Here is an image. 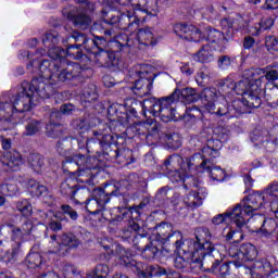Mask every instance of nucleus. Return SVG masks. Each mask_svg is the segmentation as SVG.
<instances>
[{
    "label": "nucleus",
    "instance_id": "obj_1",
    "mask_svg": "<svg viewBox=\"0 0 278 278\" xmlns=\"http://www.w3.org/2000/svg\"><path fill=\"white\" fill-rule=\"evenodd\" d=\"M49 59H43L41 62L33 60L27 64L28 71L38 68L40 78L48 83L52 88H59L62 84H70L76 77L81 75V65L72 63L66 60V50L52 46L48 48Z\"/></svg>",
    "mask_w": 278,
    "mask_h": 278
},
{
    "label": "nucleus",
    "instance_id": "obj_2",
    "mask_svg": "<svg viewBox=\"0 0 278 278\" xmlns=\"http://www.w3.org/2000/svg\"><path fill=\"white\" fill-rule=\"evenodd\" d=\"M56 87L48 85L42 78H34L30 83L23 81L20 92L13 97L12 103L0 102V121H8L14 112H29L34 105L33 99L38 94L49 99L55 94Z\"/></svg>",
    "mask_w": 278,
    "mask_h": 278
},
{
    "label": "nucleus",
    "instance_id": "obj_3",
    "mask_svg": "<svg viewBox=\"0 0 278 278\" xmlns=\"http://www.w3.org/2000/svg\"><path fill=\"white\" fill-rule=\"evenodd\" d=\"M92 136V138L86 140L88 153H94V151L100 148L102 149L104 155H108L110 160H116L117 164H125V166H127L134 162L129 161L132 155L131 151L118 150L116 147L114 150H112V144H114V136L110 134V130L105 128L93 130Z\"/></svg>",
    "mask_w": 278,
    "mask_h": 278
},
{
    "label": "nucleus",
    "instance_id": "obj_4",
    "mask_svg": "<svg viewBox=\"0 0 278 278\" xmlns=\"http://www.w3.org/2000/svg\"><path fill=\"white\" fill-rule=\"evenodd\" d=\"M264 197L258 193H252L244 197L239 204H237L231 212L226 214H218L212 218L213 225H223L229 218L237 227H244L247 225V217L251 216L253 212L262 208Z\"/></svg>",
    "mask_w": 278,
    "mask_h": 278
},
{
    "label": "nucleus",
    "instance_id": "obj_5",
    "mask_svg": "<svg viewBox=\"0 0 278 278\" xmlns=\"http://www.w3.org/2000/svg\"><path fill=\"white\" fill-rule=\"evenodd\" d=\"M220 149V141L218 140H208L207 146L202 149L201 154H194L188 163V166H195V168H203L206 173H210L211 178L214 181H225V169L220 168V166H216V162L212 157H218L220 153L218 150ZM202 160V162L198 165L197 162Z\"/></svg>",
    "mask_w": 278,
    "mask_h": 278
},
{
    "label": "nucleus",
    "instance_id": "obj_6",
    "mask_svg": "<svg viewBox=\"0 0 278 278\" xmlns=\"http://www.w3.org/2000/svg\"><path fill=\"white\" fill-rule=\"evenodd\" d=\"M177 102L173 94L161 99L150 98L143 101V110L159 116L163 123H170V121H179L177 116Z\"/></svg>",
    "mask_w": 278,
    "mask_h": 278
},
{
    "label": "nucleus",
    "instance_id": "obj_7",
    "mask_svg": "<svg viewBox=\"0 0 278 278\" xmlns=\"http://www.w3.org/2000/svg\"><path fill=\"white\" fill-rule=\"evenodd\" d=\"M204 110L208 114H216V116H226V118H240L247 112L242 101H233L230 105L229 102L223 97L216 98L213 102H207Z\"/></svg>",
    "mask_w": 278,
    "mask_h": 278
},
{
    "label": "nucleus",
    "instance_id": "obj_8",
    "mask_svg": "<svg viewBox=\"0 0 278 278\" xmlns=\"http://www.w3.org/2000/svg\"><path fill=\"white\" fill-rule=\"evenodd\" d=\"M118 194H121V192L118 191V188H116V186L113 187V190L111 192L108 189L99 188L93 190L92 195L86 197L87 200L84 202V204L89 214L97 215L105 210V205L110 203V197H118Z\"/></svg>",
    "mask_w": 278,
    "mask_h": 278
},
{
    "label": "nucleus",
    "instance_id": "obj_9",
    "mask_svg": "<svg viewBox=\"0 0 278 278\" xmlns=\"http://www.w3.org/2000/svg\"><path fill=\"white\" fill-rule=\"evenodd\" d=\"M58 241V235H50V242L48 245L49 255H60L64 257L68 253V249H77L81 244V241L77 236L72 232H63Z\"/></svg>",
    "mask_w": 278,
    "mask_h": 278
},
{
    "label": "nucleus",
    "instance_id": "obj_10",
    "mask_svg": "<svg viewBox=\"0 0 278 278\" xmlns=\"http://www.w3.org/2000/svg\"><path fill=\"white\" fill-rule=\"evenodd\" d=\"M231 264H233V261H224L218 251L217 254L207 252L204 256L205 273L216 277H227L231 270Z\"/></svg>",
    "mask_w": 278,
    "mask_h": 278
},
{
    "label": "nucleus",
    "instance_id": "obj_11",
    "mask_svg": "<svg viewBox=\"0 0 278 278\" xmlns=\"http://www.w3.org/2000/svg\"><path fill=\"white\" fill-rule=\"evenodd\" d=\"M93 62L100 68H112L113 71H123L125 68L123 60L110 50L93 52Z\"/></svg>",
    "mask_w": 278,
    "mask_h": 278
},
{
    "label": "nucleus",
    "instance_id": "obj_12",
    "mask_svg": "<svg viewBox=\"0 0 278 278\" xmlns=\"http://www.w3.org/2000/svg\"><path fill=\"white\" fill-rule=\"evenodd\" d=\"M244 76L250 81L256 84V86L262 87V84H264V79L268 81L267 84H273L277 81L278 71L270 68V66H266L265 68L256 67L245 71Z\"/></svg>",
    "mask_w": 278,
    "mask_h": 278
},
{
    "label": "nucleus",
    "instance_id": "obj_13",
    "mask_svg": "<svg viewBox=\"0 0 278 278\" xmlns=\"http://www.w3.org/2000/svg\"><path fill=\"white\" fill-rule=\"evenodd\" d=\"M60 192L63 197H67L72 200L78 199L79 201H84L86 197L90 195V190L78 186L77 180L73 178H67L61 184Z\"/></svg>",
    "mask_w": 278,
    "mask_h": 278
},
{
    "label": "nucleus",
    "instance_id": "obj_14",
    "mask_svg": "<svg viewBox=\"0 0 278 278\" xmlns=\"http://www.w3.org/2000/svg\"><path fill=\"white\" fill-rule=\"evenodd\" d=\"M195 241L193 247L195 250L201 251L203 249L207 253L214 252L215 255H218V250L214 248V243L210 242L212 240V232L207 227H198L194 230Z\"/></svg>",
    "mask_w": 278,
    "mask_h": 278
},
{
    "label": "nucleus",
    "instance_id": "obj_15",
    "mask_svg": "<svg viewBox=\"0 0 278 278\" xmlns=\"http://www.w3.org/2000/svg\"><path fill=\"white\" fill-rule=\"evenodd\" d=\"M63 15L74 25V27H76V29L86 30L92 25V17L77 8L71 10L64 9Z\"/></svg>",
    "mask_w": 278,
    "mask_h": 278
},
{
    "label": "nucleus",
    "instance_id": "obj_16",
    "mask_svg": "<svg viewBox=\"0 0 278 278\" xmlns=\"http://www.w3.org/2000/svg\"><path fill=\"white\" fill-rule=\"evenodd\" d=\"M94 162H97V159L92 156L86 157L84 154H74L73 156H67L63 162V170H66V173H75L71 170L72 166L85 168L87 170H94L97 168Z\"/></svg>",
    "mask_w": 278,
    "mask_h": 278
},
{
    "label": "nucleus",
    "instance_id": "obj_17",
    "mask_svg": "<svg viewBox=\"0 0 278 278\" xmlns=\"http://www.w3.org/2000/svg\"><path fill=\"white\" fill-rule=\"evenodd\" d=\"M174 33L176 36H178V38L193 42H199L205 39V34H203L201 29L191 24H175Z\"/></svg>",
    "mask_w": 278,
    "mask_h": 278
},
{
    "label": "nucleus",
    "instance_id": "obj_18",
    "mask_svg": "<svg viewBox=\"0 0 278 278\" xmlns=\"http://www.w3.org/2000/svg\"><path fill=\"white\" fill-rule=\"evenodd\" d=\"M137 79L135 81V86L132 87V92L137 97H147V94H151V90L153 89V75L148 73L147 71H138Z\"/></svg>",
    "mask_w": 278,
    "mask_h": 278
},
{
    "label": "nucleus",
    "instance_id": "obj_19",
    "mask_svg": "<svg viewBox=\"0 0 278 278\" xmlns=\"http://www.w3.org/2000/svg\"><path fill=\"white\" fill-rule=\"evenodd\" d=\"M172 97L176 103H184L185 105H190V103H197L201 100V96L197 92V89L192 87H186L182 89H175Z\"/></svg>",
    "mask_w": 278,
    "mask_h": 278
},
{
    "label": "nucleus",
    "instance_id": "obj_20",
    "mask_svg": "<svg viewBox=\"0 0 278 278\" xmlns=\"http://www.w3.org/2000/svg\"><path fill=\"white\" fill-rule=\"evenodd\" d=\"M0 163L5 170L14 172L23 164V156L16 150L7 151L0 156Z\"/></svg>",
    "mask_w": 278,
    "mask_h": 278
},
{
    "label": "nucleus",
    "instance_id": "obj_21",
    "mask_svg": "<svg viewBox=\"0 0 278 278\" xmlns=\"http://www.w3.org/2000/svg\"><path fill=\"white\" fill-rule=\"evenodd\" d=\"M257 258V248L251 243H244L240 247V261H233V266L242 268L247 262H253Z\"/></svg>",
    "mask_w": 278,
    "mask_h": 278
},
{
    "label": "nucleus",
    "instance_id": "obj_22",
    "mask_svg": "<svg viewBox=\"0 0 278 278\" xmlns=\"http://www.w3.org/2000/svg\"><path fill=\"white\" fill-rule=\"evenodd\" d=\"M176 233H181L179 230H173V225L168 223H161L156 226V239L160 242H175L177 238H175Z\"/></svg>",
    "mask_w": 278,
    "mask_h": 278
},
{
    "label": "nucleus",
    "instance_id": "obj_23",
    "mask_svg": "<svg viewBox=\"0 0 278 278\" xmlns=\"http://www.w3.org/2000/svg\"><path fill=\"white\" fill-rule=\"evenodd\" d=\"M140 17L136 11L119 12V28L124 31H129L134 27H138Z\"/></svg>",
    "mask_w": 278,
    "mask_h": 278
},
{
    "label": "nucleus",
    "instance_id": "obj_24",
    "mask_svg": "<svg viewBox=\"0 0 278 278\" xmlns=\"http://www.w3.org/2000/svg\"><path fill=\"white\" fill-rule=\"evenodd\" d=\"M262 86H257V84L252 83L249 86V90L243 98L248 108H261L262 106Z\"/></svg>",
    "mask_w": 278,
    "mask_h": 278
},
{
    "label": "nucleus",
    "instance_id": "obj_25",
    "mask_svg": "<svg viewBox=\"0 0 278 278\" xmlns=\"http://www.w3.org/2000/svg\"><path fill=\"white\" fill-rule=\"evenodd\" d=\"M174 238H176L174 241L176 251H178V253H182V255H188V257L192 256V253H194V241H184V233L181 232H177Z\"/></svg>",
    "mask_w": 278,
    "mask_h": 278
},
{
    "label": "nucleus",
    "instance_id": "obj_26",
    "mask_svg": "<svg viewBox=\"0 0 278 278\" xmlns=\"http://www.w3.org/2000/svg\"><path fill=\"white\" fill-rule=\"evenodd\" d=\"M207 255V252H205L204 249L197 250L194 249V252L191 256V262L189 263L190 269L193 273H199L201 268H204L205 270V256Z\"/></svg>",
    "mask_w": 278,
    "mask_h": 278
},
{
    "label": "nucleus",
    "instance_id": "obj_27",
    "mask_svg": "<svg viewBox=\"0 0 278 278\" xmlns=\"http://www.w3.org/2000/svg\"><path fill=\"white\" fill-rule=\"evenodd\" d=\"M137 40L139 45H143L144 47H155L157 45V40L153 37V33L148 28H140L138 30Z\"/></svg>",
    "mask_w": 278,
    "mask_h": 278
},
{
    "label": "nucleus",
    "instance_id": "obj_28",
    "mask_svg": "<svg viewBox=\"0 0 278 278\" xmlns=\"http://www.w3.org/2000/svg\"><path fill=\"white\" fill-rule=\"evenodd\" d=\"M77 146V138L75 137H66L61 139L56 143V151L60 155H66L68 151H72L73 147Z\"/></svg>",
    "mask_w": 278,
    "mask_h": 278
},
{
    "label": "nucleus",
    "instance_id": "obj_29",
    "mask_svg": "<svg viewBox=\"0 0 278 278\" xmlns=\"http://www.w3.org/2000/svg\"><path fill=\"white\" fill-rule=\"evenodd\" d=\"M73 40L76 42V45H79V47H84L86 51H90V38L84 33H79L78 30H73L71 36L66 38V40H63V42H68V40Z\"/></svg>",
    "mask_w": 278,
    "mask_h": 278
},
{
    "label": "nucleus",
    "instance_id": "obj_30",
    "mask_svg": "<svg viewBox=\"0 0 278 278\" xmlns=\"http://www.w3.org/2000/svg\"><path fill=\"white\" fill-rule=\"evenodd\" d=\"M60 210L61 211L54 214V218H58V220H66L65 216H70L71 220H77L79 218L77 211H75V208L68 204L61 205Z\"/></svg>",
    "mask_w": 278,
    "mask_h": 278
},
{
    "label": "nucleus",
    "instance_id": "obj_31",
    "mask_svg": "<svg viewBox=\"0 0 278 278\" xmlns=\"http://www.w3.org/2000/svg\"><path fill=\"white\" fill-rule=\"evenodd\" d=\"M28 166L35 173H42V168H45V156L39 153H30L27 157Z\"/></svg>",
    "mask_w": 278,
    "mask_h": 278
},
{
    "label": "nucleus",
    "instance_id": "obj_32",
    "mask_svg": "<svg viewBox=\"0 0 278 278\" xmlns=\"http://www.w3.org/2000/svg\"><path fill=\"white\" fill-rule=\"evenodd\" d=\"M109 47V39L103 36H97L93 35L92 38H90L89 41V52L94 51V49H98V51H106Z\"/></svg>",
    "mask_w": 278,
    "mask_h": 278
},
{
    "label": "nucleus",
    "instance_id": "obj_33",
    "mask_svg": "<svg viewBox=\"0 0 278 278\" xmlns=\"http://www.w3.org/2000/svg\"><path fill=\"white\" fill-rule=\"evenodd\" d=\"M250 216V215H245ZM266 220V216L262 214L253 215V212L251 214V218L247 219L245 223H249L250 227H252V231L255 233H261L262 227L264 226V222Z\"/></svg>",
    "mask_w": 278,
    "mask_h": 278
},
{
    "label": "nucleus",
    "instance_id": "obj_34",
    "mask_svg": "<svg viewBox=\"0 0 278 278\" xmlns=\"http://www.w3.org/2000/svg\"><path fill=\"white\" fill-rule=\"evenodd\" d=\"M27 189L30 192L31 197H42V194H47V192H49L47 186L41 185L35 179L28 180Z\"/></svg>",
    "mask_w": 278,
    "mask_h": 278
},
{
    "label": "nucleus",
    "instance_id": "obj_35",
    "mask_svg": "<svg viewBox=\"0 0 278 278\" xmlns=\"http://www.w3.org/2000/svg\"><path fill=\"white\" fill-rule=\"evenodd\" d=\"M23 253V242L21 241H13L11 245V250H9L8 254V264L11 266L18 262V255Z\"/></svg>",
    "mask_w": 278,
    "mask_h": 278
},
{
    "label": "nucleus",
    "instance_id": "obj_36",
    "mask_svg": "<svg viewBox=\"0 0 278 278\" xmlns=\"http://www.w3.org/2000/svg\"><path fill=\"white\" fill-rule=\"evenodd\" d=\"M151 237L147 231H144V228H142V231H138L135 238L132 239V244L138 249V251H142L148 244Z\"/></svg>",
    "mask_w": 278,
    "mask_h": 278
},
{
    "label": "nucleus",
    "instance_id": "obj_37",
    "mask_svg": "<svg viewBox=\"0 0 278 278\" xmlns=\"http://www.w3.org/2000/svg\"><path fill=\"white\" fill-rule=\"evenodd\" d=\"M277 220L274 218H266L265 222H263V227L261 228L260 235L264 238H269V236H273L275 231H277Z\"/></svg>",
    "mask_w": 278,
    "mask_h": 278
},
{
    "label": "nucleus",
    "instance_id": "obj_38",
    "mask_svg": "<svg viewBox=\"0 0 278 278\" xmlns=\"http://www.w3.org/2000/svg\"><path fill=\"white\" fill-rule=\"evenodd\" d=\"M266 101L273 105L278 106V86L274 84H267L264 90Z\"/></svg>",
    "mask_w": 278,
    "mask_h": 278
},
{
    "label": "nucleus",
    "instance_id": "obj_39",
    "mask_svg": "<svg viewBox=\"0 0 278 278\" xmlns=\"http://www.w3.org/2000/svg\"><path fill=\"white\" fill-rule=\"evenodd\" d=\"M43 46L49 49L60 45V34L55 30H48L42 37Z\"/></svg>",
    "mask_w": 278,
    "mask_h": 278
},
{
    "label": "nucleus",
    "instance_id": "obj_40",
    "mask_svg": "<svg viewBox=\"0 0 278 278\" xmlns=\"http://www.w3.org/2000/svg\"><path fill=\"white\" fill-rule=\"evenodd\" d=\"M252 268L256 275H264L265 277H268L271 273L273 265L268 261H256Z\"/></svg>",
    "mask_w": 278,
    "mask_h": 278
},
{
    "label": "nucleus",
    "instance_id": "obj_41",
    "mask_svg": "<svg viewBox=\"0 0 278 278\" xmlns=\"http://www.w3.org/2000/svg\"><path fill=\"white\" fill-rule=\"evenodd\" d=\"M138 231H142V227L135 220H130L124 229H122V237L126 240L129 238H136Z\"/></svg>",
    "mask_w": 278,
    "mask_h": 278
},
{
    "label": "nucleus",
    "instance_id": "obj_42",
    "mask_svg": "<svg viewBox=\"0 0 278 278\" xmlns=\"http://www.w3.org/2000/svg\"><path fill=\"white\" fill-rule=\"evenodd\" d=\"M180 203H184L187 207H200V205H203V199L199 197V192L191 191Z\"/></svg>",
    "mask_w": 278,
    "mask_h": 278
},
{
    "label": "nucleus",
    "instance_id": "obj_43",
    "mask_svg": "<svg viewBox=\"0 0 278 278\" xmlns=\"http://www.w3.org/2000/svg\"><path fill=\"white\" fill-rule=\"evenodd\" d=\"M42 129V122L38 119H29L25 125L24 136H36V134H40Z\"/></svg>",
    "mask_w": 278,
    "mask_h": 278
},
{
    "label": "nucleus",
    "instance_id": "obj_44",
    "mask_svg": "<svg viewBox=\"0 0 278 278\" xmlns=\"http://www.w3.org/2000/svg\"><path fill=\"white\" fill-rule=\"evenodd\" d=\"M141 251L144 257L153 260L154 257H157V255L162 254V244L156 245L154 242H151L150 245L148 244Z\"/></svg>",
    "mask_w": 278,
    "mask_h": 278
},
{
    "label": "nucleus",
    "instance_id": "obj_45",
    "mask_svg": "<svg viewBox=\"0 0 278 278\" xmlns=\"http://www.w3.org/2000/svg\"><path fill=\"white\" fill-rule=\"evenodd\" d=\"M195 62L207 63L214 60V54L210 51V47H203L198 53L193 54Z\"/></svg>",
    "mask_w": 278,
    "mask_h": 278
},
{
    "label": "nucleus",
    "instance_id": "obj_46",
    "mask_svg": "<svg viewBox=\"0 0 278 278\" xmlns=\"http://www.w3.org/2000/svg\"><path fill=\"white\" fill-rule=\"evenodd\" d=\"M77 172L78 181H80L81 184H88V186H92V180L94 179V174H92V169L77 167Z\"/></svg>",
    "mask_w": 278,
    "mask_h": 278
},
{
    "label": "nucleus",
    "instance_id": "obj_47",
    "mask_svg": "<svg viewBox=\"0 0 278 278\" xmlns=\"http://www.w3.org/2000/svg\"><path fill=\"white\" fill-rule=\"evenodd\" d=\"M46 134L48 138H62V136H64V126L60 124L50 123L47 126Z\"/></svg>",
    "mask_w": 278,
    "mask_h": 278
},
{
    "label": "nucleus",
    "instance_id": "obj_48",
    "mask_svg": "<svg viewBox=\"0 0 278 278\" xmlns=\"http://www.w3.org/2000/svg\"><path fill=\"white\" fill-rule=\"evenodd\" d=\"M83 99L87 103H92V101H97L99 99V93H97V86L96 85H88L83 90Z\"/></svg>",
    "mask_w": 278,
    "mask_h": 278
},
{
    "label": "nucleus",
    "instance_id": "obj_49",
    "mask_svg": "<svg viewBox=\"0 0 278 278\" xmlns=\"http://www.w3.org/2000/svg\"><path fill=\"white\" fill-rule=\"evenodd\" d=\"M26 266L28 268H38L42 266V255L38 252H30L26 257Z\"/></svg>",
    "mask_w": 278,
    "mask_h": 278
},
{
    "label": "nucleus",
    "instance_id": "obj_50",
    "mask_svg": "<svg viewBox=\"0 0 278 278\" xmlns=\"http://www.w3.org/2000/svg\"><path fill=\"white\" fill-rule=\"evenodd\" d=\"M202 34H204V38L206 37V40L212 43L220 42L223 38V33L212 27H206Z\"/></svg>",
    "mask_w": 278,
    "mask_h": 278
},
{
    "label": "nucleus",
    "instance_id": "obj_51",
    "mask_svg": "<svg viewBox=\"0 0 278 278\" xmlns=\"http://www.w3.org/2000/svg\"><path fill=\"white\" fill-rule=\"evenodd\" d=\"M277 129H271L269 132V139H264V136H257V131L254 132L252 140L253 142H258V144H264L265 142H273L274 144H277Z\"/></svg>",
    "mask_w": 278,
    "mask_h": 278
},
{
    "label": "nucleus",
    "instance_id": "obj_52",
    "mask_svg": "<svg viewBox=\"0 0 278 278\" xmlns=\"http://www.w3.org/2000/svg\"><path fill=\"white\" fill-rule=\"evenodd\" d=\"M125 106L132 116H136L138 114V110H140V108H144V103L134 98H129L125 101Z\"/></svg>",
    "mask_w": 278,
    "mask_h": 278
},
{
    "label": "nucleus",
    "instance_id": "obj_53",
    "mask_svg": "<svg viewBox=\"0 0 278 278\" xmlns=\"http://www.w3.org/2000/svg\"><path fill=\"white\" fill-rule=\"evenodd\" d=\"M8 227L11 231L12 242H23L25 236L27 235L23 232L22 228H20L18 226H14L12 224H9Z\"/></svg>",
    "mask_w": 278,
    "mask_h": 278
},
{
    "label": "nucleus",
    "instance_id": "obj_54",
    "mask_svg": "<svg viewBox=\"0 0 278 278\" xmlns=\"http://www.w3.org/2000/svg\"><path fill=\"white\" fill-rule=\"evenodd\" d=\"M65 55L73 58L74 60H80L81 55H84L81 51V47L79 45L67 43Z\"/></svg>",
    "mask_w": 278,
    "mask_h": 278
},
{
    "label": "nucleus",
    "instance_id": "obj_55",
    "mask_svg": "<svg viewBox=\"0 0 278 278\" xmlns=\"http://www.w3.org/2000/svg\"><path fill=\"white\" fill-rule=\"evenodd\" d=\"M0 192L4 197H14L18 194V187L16 186V184L12 182L4 184L0 186Z\"/></svg>",
    "mask_w": 278,
    "mask_h": 278
},
{
    "label": "nucleus",
    "instance_id": "obj_56",
    "mask_svg": "<svg viewBox=\"0 0 278 278\" xmlns=\"http://www.w3.org/2000/svg\"><path fill=\"white\" fill-rule=\"evenodd\" d=\"M200 99H204L207 103H212L218 99L215 88H204L200 93Z\"/></svg>",
    "mask_w": 278,
    "mask_h": 278
},
{
    "label": "nucleus",
    "instance_id": "obj_57",
    "mask_svg": "<svg viewBox=\"0 0 278 278\" xmlns=\"http://www.w3.org/2000/svg\"><path fill=\"white\" fill-rule=\"evenodd\" d=\"M150 270H151V276L152 277H167L170 278L173 277L172 274H174L175 271H167L166 268L156 265V266H150Z\"/></svg>",
    "mask_w": 278,
    "mask_h": 278
},
{
    "label": "nucleus",
    "instance_id": "obj_58",
    "mask_svg": "<svg viewBox=\"0 0 278 278\" xmlns=\"http://www.w3.org/2000/svg\"><path fill=\"white\" fill-rule=\"evenodd\" d=\"M16 210L23 214V216H31V204L27 200L16 202Z\"/></svg>",
    "mask_w": 278,
    "mask_h": 278
},
{
    "label": "nucleus",
    "instance_id": "obj_59",
    "mask_svg": "<svg viewBox=\"0 0 278 278\" xmlns=\"http://www.w3.org/2000/svg\"><path fill=\"white\" fill-rule=\"evenodd\" d=\"M233 92H236V94H239V96L245 98L247 93L249 92L248 80H240L238 83H235Z\"/></svg>",
    "mask_w": 278,
    "mask_h": 278
},
{
    "label": "nucleus",
    "instance_id": "obj_60",
    "mask_svg": "<svg viewBox=\"0 0 278 278\" xmlns=\"http://www.w3.org/2000/svg\"><path fill=\"white\" fill-rule=\"evenodd\" d=\"M226 240L232 242V244H238V242H242L244 240V233L241 230H229L226 235Z\"/></svg>",
    "mask_w": 278,
    "mask_h": 278
},
{
    "label": "nucleus",
    "instance_id": "obj_61",
    "mask_svg": "<svg viewBox=\"0 0 278 278\" xmlns=\"http://www.w3.org/2000/svg\"><path fill=\"white\" fill-rule=\"evenodd\" d=\"M93 275L97 278H108V275H110V267L105 264H99L96 266Z\"/></svg>",
    "mask_w": 278,
    "mask_h": 278
},
{
    "label": "nucleus",
    "instance_id": "obj_62",
    "mask_svg": "<svg viewBox=\"0 0 278 278\" xmlns=\"http://www.w3.org/2000/svg\"><path fill=\"white\" fill-rule=\"evenodd\" d=\"M265 47L268 51H278V38L269 35L265 38Z\"/></svg>",
    "mask_w": 278,
    "mask_h": 278
},
{
    "label": "nucleus",
    "instance_id": "obj_63",
    "mask_svg": "<svg viewBox=\"0 0 278 278\" xmlns=\"http://www.w3.org/2000/svg\"><path fill=\"white\" fill-rule=\"evenodd\" d=\"M260 28L258 31H266V29H270L273 25H275V20L270 16H265L261 18V22L258 23Z\"/></svg>",
    "mask_w": 278,
    "mask_h": 278
},
{
    "label": "nucleus",
    "instance_id": "obj_64",
    "mask_svg": "<svg viewBox=\"0 0 278 278\" xmlns=\"http://www.w3.org/2000/svg\"><path fill=\"white\" fill-rule=\"evenodd\" d=\"M235 84L236 83H233V79L231 78H226L218 81L219 88H222L225 92H233Z\"/></svg>",
    "mask_w": 278,
    "mask_h": 278
}]
</instances>
